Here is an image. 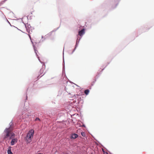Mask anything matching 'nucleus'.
I'll return each mask as SVG.
<instances>
[{
	"mask_svg": "<svg viewBox=\"0 0 154 154\" xmlns=\"http://www.w3.org/2000/svg\"><path fill=\"white\" fill-rule=\"evenodd\" d=\"M118 1H119V0H116V1H115V3L116 5L113 8H114L116 7V6H117V5L118 4Z\"/></svg>",
	"mask_w": 154,
	"mask_h": 154,
	"instance_id": "13",
	"label": "nucleus"
},
{
	"mask_svg": "<svg viewBox=\"0 0 154 154\" xmlns=\"http://www.w3.org/2000/svg\"><path fill=\"white\" fill-rule=\"evenodd\" d=\"M40 61L42 62L41 63L42 64H43V65H42V67L40 69V75H41L42 74L43 72V71H44V67H45V64L44 63L42 62L41 60H40Z\"/></svg>",
	"mask_w": 154,
	"mask_h": 154,
	"instance_id": "8",
	"label": "nucleus"
},
{
	"mask_svg": "<svg viewBox=\"0 0 154 154\" xmlns=\"http://www.w3.org/2000/svg\"><path fill=\"white\" fill-rule=\"evenodd\" d=\"M83 137H85V132H82L81 133Z\"/></svg>",
	"mask_w": 154,
	"mask_h": 154,
	"instance_id": "14",
	"label": "nucleus"
},
{
	"mask_svg": "<svg viewBox=\"0 0 154 154\" xmlns=\"http://www.w3.org/2000/svg\"><path fill=\"white\" fill-rule=\"evenodd\" d=\"M76 97V96H75V94H74L73 95V96H72L71 97Z\"/></svg>",
	"mask_w": 154,
	"mask_h": 154,
	"instance_id": "22",
	"label": "nucleus"
},
{
	"mask_svg": "<svg viewBox=\"0 0 154 154\" xmlns=\"http://www.w3.org/2000/svg\"><path fill=\"white\" fill-rule=\"evenodd\" d=\"M89 92V90L88 89H86L84 91V93L86 95H87L88 94Z\"/></svg>",
	"mask_w": 154,
	"mask_h": 154,
	"instance_id": "12",
	"label": "nucleus"
},
{
	"mask_svg": "<svg viewBox=\"0 0 154 154\" xmlns=\"http://www.w3.org/2000/svg\"><path fill=\"white\" fill-rule=\"evenodd\" d=\"M29 36V38H30V40H31V42H32V45H33V48H34V51H35V52L36 54V55L37 56L38 58V60H39V62H40L41 63H42L40 61V59H39V57H38V54H37V52H38V51H37L36 50V47L35 46V45L34 44V42H32V40H31V36H30V35H28Z\"/></svg>",
	"mask_w": 154,
	"mask_h": 154,
	"instance_id": "4",
	"label": "nucleus"
},
{
	"mask_svg": "<svg viewBox=\"0 0 154 154\" xmlns=\"http://www.w3.org/2000/svg\"><path fill=\"white\" fill-rule=\"evenodd\" d=\"M104 69V68L103 69H102V71Z\"/></svg>",
	"mask_w": 154,
	"mask_h": 154,
	"instance_id": "31",
	"label": "nucleus"
},
{
	"mask_svg": "<svg viewBox=\"0 0 154 154\" xmlns=\"http://www.w3.org/2000/svg\"><path fill=\"white\" fill-rule=\"evenodd\" d=\"M64 48L63 49V72H65V62L64 60Z\"/></svg>",
	"mask_w": 154,
	"mask_h": 154,
	"instance_id": "9",
	"label": "nucleus"
},
{
	"mask_svg": "<svg viewBox=\"0 0 154 154\" xmlns=\"http://www.w3.org/2000/svg\"><path fill=\"white\" fill-rule=\"evenodd\" d=\"M9 125V127L8 128H6L4 131L3 133L6 134H5L4 135V140H5L7 138L10 137V132L13 130V127H12L13 122L12 121L10 123Z\"/></svg>",
	"mask_w": 154,
	"mask_h": 154,
	"instance_id": "1",
	"label": "nucleus"
},
{
	"mask_svg": "<svg viewBox=\"0 0 154 154\" xmlns=\"http://www.w3.org/2000/svg\"><path fill=\"white\" fill-rule=\"evenodd\" d=\"M93 84H91V85L92 86H93Z\"/></svg>",
	"mask_w": 154,
	"mask_h": 154,
	"instance_id": "32",
	"label": "nucleus"
},
{
	"mask_svg": "<svg viewBox=\"0 0 154 154\" xmlns=\"http://www.w3.org/2000/svg\"><path fill=\"white\" fill-rule=\"evenodd\" d=\"M81 39V38H80L79 39H78V38L77 39L76 42V44L75 46V48L73 50L72 53H71V54H72L75 51V49H76L77 47H78L79 44V42L80 40Z\"/></svg>",
	"mask_w": 154,
	"mask_h": 154,
	"instance_id": "5",
	"label": "nucleus"
},
{
	"mask_svg": "<svg viewBox=\"0 0 154 154\" xmlns=\"http://www.w3.org/2000/svg\"><path fill=\"white\" fill-rule=\"evenodd\" d=\"M37 120L40 121V120L39 118L37 117L35 118V121H37Z\"/></svg>",
	"mask_w": 154,
	"mask_h": 154,
	"instance_id": "16",
	"label": "nucleus"
},
{
	"mask_svg": "<svg viewBox=\"0 0 154 154\" xmlns=\"http://www.w3.org/2000/svg\"><path fill=\"white\" fill-rule=\"evenodd\" d=\"M1 5H0V6Z\"/></svg>",
	"mask_w": 154,
	"mask_h": 154,
	"instance_id": "35",
	"label": "nucleus"
},
{
	"mask_svg": "<svg viewBox=\"0 0 154 154\" xmlns=\"http://www.w3.org/2000/svg\"><path fill=\"white\" fill-rule=\"evenodd\" d=\"M15 27L16 28H17L18 30H20V31H22L23 33L24 32H22L21 30H20L19 29L17 28V27Z\"/></svg>",
	"mask_w": 154,
	"mask_h": 154,
	"instance_id": "25",
	"label": "nucleus"
},
{
	"mask_svg": "<svg viewBox=\"0 0 154 154\" xmlns=\"http://www.w3.org/2000/svg\"><path fill=\"white\" fill-rule=\"evenodd\" d=\"M23 23L24 24L26 31L29 33H30L31 32H32V30L33 29V27H32L30 24L27 23H25L23 22Z\"/></svg>",
	"mask_w": 154,
	"mask_h": 154,
	"instance_id": "3",
	"label": "nucleus"
},
{
	"mask_svg": "<svg viewBox=\"0 0 154 154\" xmlns=\"http://www.w3.org/2000/svg\"><path fill=\"white\" fill-rule=\"evenodd\" d=\"M82 126H83V127H85V125H82Z\"/></svg>",
	"mask_w": 154,
	"mask_h": 154,
	"instance_id": "26",
	"label": "nucleus"
},
{
	"mask_svg": "<svg viewBox=\"0 0 154 154\" xmlns=\"http://www.w3.org/2000/svg\"><path fill=\"white\" fill-rule=\"evenodd\" d=\"M18 141L17 139V138H14L12 139L11 141V146H13L17 143Z\"/></svg>",
	"mask_w": 154,
	"mask_h": 154,
	"instance_id": "6",
	"label": "nucleus"
},
{
	"mask_svg": "<svg viewBox=\"0 0 154 154\" xmlns=\"http://www.w3.org/2000/svg\"><path fill=\"white\" fill-rule=\"evenodd\" d=\"M6 1H7V0H4V1H3L2 2V3H1V4H3V3H5V2Z\"/></svg>",
	"mask_w": 154,
	"mask_h": 154,
	"instance_id": "19",
	"label": "nucleus"
},
{
	"mask_svg": "<svg viewBox=\"0 0 154 154\" xmlns=\"http://www.w3.org/2000/svg\"><path fill=\"white\" fill-rule=\"evenodd\" d=\"M13 137H11V136L10 137H9V139L10 140V139H13Z\"/></svg>",
	"mask_w": 154,
	"mask_h": 154,
	"instance_id": "20",
	"label": "nucleus"
},
{
	"mask_svg": "<svg viewBox=\"0 0 154 154\" xmlns=\"http://www.w3.org/2000/svg\"><path fill=\"white\" fill-rule=\"evenodd\" d=\"M91 154H93V153H91Z\"/></svg>",
	"mask_w": 154,
	"mask_h": 154,
	"instance_id": "34",
	"label": "nucleus"
},
{
	"mask_svg": "<svg viewBox=\"0 0 154 154\" xmlns=\"http://www.w3.org/2000/svg\"><path fill=\"white\" fill-rule=\"evenodd\" d=\"M15 27L16 28H17L18 30H20V31H22L23 33L24 32H22L21 30H20L19 29L17 28V27Z\"/></svg>",
	"mask_w": 154,
	"mask_h": 154,
	"instance_id": "24",
	"label": "nucleus"
},
{
	"mask_svg": "<svg viewBox=\"0 0 154 154\" xmlns=\"http://www.w3.org/2000/svg\"><path fill=\"white\" fill-rule=\"evenodd\" d=\"M78 136V135L77 134H73L72 135V138L74 139L76 138Z\"/></svg>",
	"mask_w": 154,
	"mask_h": 154,
	"instance_id": "11",
	"label": "nucleus"
},
{
	"mask_svg": "<svg viewBox=\"0 0 154 154\" xmlns=\"http://www.w3.org/2000/svg\"><path fill=\"white\" fill-rule=\"evenodd\" d=\"M7 20V22L11 26H12V25H11V24L9 22V21L7 19H6Z\"/></svg>",
	"mask_w": 154,
	"mask_h": 154,
	"instance_id": "18",
	"label": "nucleus"
},
{
	"mask_svg": "<svg viewBox=\"0 0 154 154\" xmlns=\"http://www.w3.org/2000/svg\"><path fill=\"white\" fill-rule=\"evenodd\" d=\"M102 150L103 153H106V154H109L107 152H105L104 150L103 149H102Z\"/></svg>",
	"mask_w": 154,
	"mask_h": 154,
	"instance_id": "17",
	"label": "nucleus"
},
{
	"mask_svg": "<svg viewBox=\"0 0 154 154\" xmlns=\"http://www.w3.org/2000/svg\"><path fill=\"white\" fill-rule=\"evenodd\" d=\"M11 147L9 146L7 150V153L8 154H13L12 152L11 151Z\"/></svg>",
	"mask_w": 154,
	"mask_h": 154,
	"instance_id": "10",
	"label": "nucleus"
},
{
	"mask_svg": "<svg viewBox=\"0 0 154 154\" xmlns=\"http://www.w3.org/2000/svg\"><path fill=\"white\" fill-rule=\"evenodd\" d=\"M45 40V38H44V39L42 40V41H41L42 42H43Z\"/></svg>",
	"mask_w": 154,
	"mask_h": 154,
	"instance_id": "23",
	"label": "nucleus"
},
{
	"mask_svg": "<svg viewBox=\"0 0 154 154\" xmlns=\"http://www.w3.org/2000/svg\"><path fill=\"white\" fill-rule=\"evenodd\" d=\"M27 96H26V99H27Z\"/></svg>",
	"mask_w": 154,
	"mask_h": 154,
	"instance_id": "30",
	"label": "nucleus"
},
{
	"mask_svg": "<svg viewBox=\"0 0 154 154\" xmlns=\"http://www.w3.org/2000/svg\"><path fill=\"white\" fill-rule=\"evenodd\" d=\"M44 74V73L43 74V75ZM42 75L40 77H42Z\"/></svg>",
	"mask_w": 154,
	"mask_h": 154,
	"instance_id": "29",
	"label": "nucleus"
},
{
	"mask_svg": "<svg viewBox=\"0 0 154 154\" xmlns=\"http://www.w3.org/2000/svg\"><path fill=\"white\" fill-rule=\"evenodd\" d=\"M43 38V36H42V38Z\"/></svg>",
	"mask_w": 154,
	"mask_h": 154,
	"instance_id": "28",
	"label": "nucleus"
},
{
	"mask_svg": "<svg viewBox=\"0 0 154 154\" xmlns=\"http://www.w3.org/2000/svg\"><path fill=\"white\" fill-rule=\"evenodd\" d=\"M85 29L84 28L79 31V35L81 36H82L85 33Z\"/></svg>",
	"mask_w": 154,
	"mask_h": 154,
	"instance_id": "7",
	"label": "nucleus"
},
{
	"mask_svg": "<svg viewBox=\"0 0 154 154\" xmlns=\"http://www.w3.org/2000/svg\"><path fill=\"white\" fill-rule=\"evenodd\" d=\"M59 27H58L57 29H55V30H53L52 32H53V31H56V30H57V29H58L59 28Z\"/></svg>",
	"mask_w": 154,
	"mask_h": 154,
	"instance_id": "21",
	"label": "nucleus"
},
{
	"mask_svg": "<svg viewBox=\"0 0 154 154\" xmlns=\"http://www.w3.org/2000/svg\"><path fill=\"white\" fill-rule=\"evenodd\" d=\"M11 131L10 132V135L11 134V136L12 137L14 136L15 135L14 134V133H11Z\"/></svg>",
	"mask_w": 154,
	"mask_h": 154,
	"instance_id": "15",
	"label": "nucleus"
},
{
	"mask_svg": "<svg viewBox=\"0 0 154 154\" xmlns=\"http://www.w3.org/2000/svg\"><path fill=\"white\" fill-rule=\"evenodd\" d=\"M37 154H43L42 153H38Z\"/></svg>",
	"mask_w": 154,
	"mask_h": 154,
	"instance_id": "27",
	"label": "nucleus"
},
{
	"mask_svg": "<svg viewBox=\"0 0 154 154\" xmlns=\"http://www.w3.org/2000/svg\"><path fill=\"white\" fill-rule=\"evenodd\" d=\"M76 96H78V95H77V94H76Z\"/></svg>",
	"mask_w": 154,
	"mask_h": 154,
	"instance_id": "33",
	"label": "nucleus"
},
{
	"mask_svg": "<svg viewBox=\"0 0 154 154\" xmlns=\"http://www.w3.org/2000/svg\"><path fill=\"white\" fill-rule=\"evenodd\" d=\"M34 134V131L32 129L29 131L25 137V140L27 143H29L31 141V137L33 136Z\"/></svg>",
	"mask_w": 154,
	"mask_h": 154,
	"instance_id": "2",
	"label": "nucleus"
}]
</instances>
